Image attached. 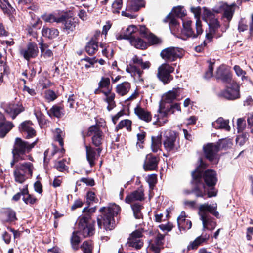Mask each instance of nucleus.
I'll use <instances>...</instances> for the list:
<instances>
[{
    "label": "nucleus",
    "mask_w": 253,
    "mask_h": 253,
    "mask_svg": "<svg viewBox=\"0 0 253 253\" xmlns=\"http://www.w3.org/2000/svg\"><path fill=\"white\" fill-rule=\"evenodd\" d=\"M120 210V207L116 204L101 207L99 210L100 214L97 217L98 228H103L106 231L114 229L115 227L114 217L118 214Z\"/></svg>",
    "instance_id": "obj_1"
},
{
    "label": "nucleus",
    "mask_w": 253,
    "mask_h": 253,
    "mask_svg": "<svg viewBox=\"0 0 253 253\" xmlns=\"http://www.w3.org/2000/svg\"><path fill=\"white\" fill-rule=\"evenodd\" d=\"M210 213L217 218H220L219 213L217 211L216 204L215 206H211L208 203L200 205L198 214L202 221L203 231H205L206 229L212 231L216 227V222L214 221V218L210 215Z\"/></svg>",
    "instance_id": "obj_2"
},
{
    "label": "nucleus",
    "mask_w": 253,
    "mask_h": 253,
    "mask_svg": "<svg viewBox=\"0 0 253 253\" xmlns=\"http://www.w3.org/2000/svg\"><path fill=\"white\" fill-rule=\"evenodd\" d=\"M96 208V206L89 208V213H86L78 218L80 232L84 236L94 234L95 221H91V214L95 212Z\"/></svg>",
    "instance_id": "obj_3"
},
{
    "label": "nucleus",
    "mask_w": 253,
    "mask_h": 253,
    "mask_svg": "<svg viewBox=\"0 0 253 253\" xmlns=\"http://www.w3.org/2000/svg\"><path fill=\"white\" fill-rule=\"evenodd\" d=\"M82 134L84 139L86 137L92 136L91 143L92 145L96 147V150L98 151V153L102 152L103 149L102 144L104 135L99 125L96 124L90 126L88 128L86 133L85 134L83 131Z\"/></svg>",
    "instance_id": "obj_4"
},
{
    "label": "nucleus",
    "mask_w": 253,
    "mask_h": 253,
    "mask_svg": "<svg viewBox=\"0 0 253 253\" xmlns=\"http://www.w3.org/2000/svg\"><path fill=\"white\" fill-rule=\"evenodd\" d=\"M34 166L30 162L20 163L16 165L13 172L16 182L22 184L32 176Z\"/></svg>",
    "instance_id": "obj_5"
},
{
    "label": "nucleus",
    "mask_w": 253,
    "mask_h": 253,
    "mask_svg": "<svg viewBox=\"0 0 253 253\" xmlns=\"http://www.w3.org/2000/svg\"><path fill=\"white\" fill-rule=\"evenodd\" d=\"M209 189L207 192L208 198L215 197L217 194V190L215 188L218 179L216 172L213 169H208L202 173V181Z\"/></svg>",
    "instance_id": "obj_6"
},
{
    "label": "nucleus",
    "mask_w": 253,
    "mask_h": 253,
    "mask_svg": "<svg viewBox=\"0 0 253 253\" xmlns=\"http://www.w3.org/2000/svg\"><path fill=\"white\" fill-rule=\"evenodd\" d=\"M38 140H36L32 143H29L23 140L21 138L17 137L15 138L13 148L12 151L13 155L17 159L20 157L25 158L27 157L31 160L30 156H26L25 154L29 153L36 145Z\"/></svg>",
    "instance_id": "obj_7"
},
{
    "label": "nucleus",
    "mask_w": 253,
    "mask_h": 253,
    "mask_svg": "<svg viewBox=\"0 0 253 253\" xmlns=\"http://www.w3.org/2000/svg\"><path fill=\"white\" fill-rule=\"evenodd\" d=\"M218 94V96L228 100H235L240 98V85L236 81L228 84Z\"/></svg>",
    "instance_id": "obj_8"
},
{
    "label": "nucleus",
    "mask_w": 253,
    "mask_h": 253,
    "mask_svg": "<svg viewBox=\"0 0 253 253\" xmlns=\"http://www.w3.org/2000/svg\"><path fill=\"white\" fill-rule=\"evenodd\" d=\"M174 71V68L168 63H163L158 68L157 77L164 84L169 83L173 80V77L171 75Z\"/></svg>",
    "instance_id": "obj_9"
},
{
    "label": "nucleus",
    "mask_w": 253,
    "mask_h": 253,
    "mask_svg": "<svg viewBox=\"0 0 253 253\" xmlns=\"http://www.w3.org/2000/svg\"><path fill=\"white\" fill-rule=\"evenodd\" d=\"M145 2L143 0H128L125 11H122V15L130 19L136 18L132 12L138 11L140 8L145 7Z\"/></svg>",
    "instance_id": "obj_10"
},
{
    "label": "nucleus",
    "mask_w": 253,
    "mask_h": 253,
    "mask_svg": "<svg viewBox=\"0 0 253 253\" xmlns=\"http://www.w3.org/2000/svg\"><path fill=\"white\" fill-rule=\"evenodd\" d=\"M232 76L230 69L224 64L220 65L217 68L215 74V78L216 80L227 84L236 81L233 80Z\"/></svg>",
    "instance_id": "obj_11"
},
{
    "label": "nucleus",
    "mask_w": 253,
    "mask_h": 253,
    "mask_svg": "<svg viewBox=\"0 0 253 253\" xmlns=\"http://www.w3.org/2000/svg\"><path fill=\"white\" fill-rule=\"evenodd\" d=\"M160 56L163 59L167 62H173L183 56L182 49L175 47H169L162 50Z\"/></svg>",
    "instance_id": "obj_12"
},
{
    "label": "nucleus",
    "mask_w": 253,
    "mask_h": 253,
    "mask_svg": "<svg viewBox=\"0 0 253 253\" xmlns=\"http://www.w3.org/2000/svg\"><path fill=\"white\" fill-rule=\"evenodd\" d=\"M192 22L190 20H185L183 21V33L187 37H192L193 38H196L199 35H201L203 32L202 22L200 19H197L196 22V34L194 33L193 29L192 28Z\"/></svg>",
    "instance_id": "obj_13"
},
{
    "label": "nucleus",
    "mask_w": 253,
    "mask_h": 253,
    "mask_svg": "<svg viewBox=\"0 0 253 253\" xmlns=\"http://www.w3.org/2000/svg\"><path fill=\"white\" fill-rule=\"evenodd\" d=\"M205 159L212 164H217L218 162V153L219 150L217 145L213 143H209L203 148Z\"/></svg>",
    "instance_id": "obj_14"
},
{
    "label": "nucleus",
    "mask_w": 253,
    "mask_h": 253,
    "mask_svg": "<svg viewBox=\"0 0 253 253\" xmlns=\"http://www.w3.org/2000/svg\"><path fill=\"white\" fill-rule=\"evenodd\" d=\"M203 19L208 24L209 29L214 32L220 28L221 25L218 18L211 10L206 7H203Z\"/></svg>",
    "instance_id": "obj_15"
},
{
    "label": "nucleus",
    "mask_w": 253,
    "mask_h": 253,
    "mask_svg": "<svg viewBox=\"0 0 253 253\" xmlns=\"http://www.w3.org/2000/svg\"><path fill=\"white\" fill-rule=\"evenodd\" d=\"M64 15L65 18L61 22L63 25V30L65 31L67 34L72 33L76 30L78 22L73 17V13L72 11H65Z\"/></svg>",
    "instance_id": "obj_16"
},
{
    "label": "nucleus",
    "mask_w": 253,
    "mask_h": 253,
    "mask_svg": "<svg viewBox=\"0 0 253 253\" xmlns=\"http://www.w3.org/2000/svg\"><path fill=\"white\" fill-rule=\"evenodd\" d=\"M160 161L159 156H155L152 153L147 154L143 164V169L145 171L156 170L158 169Z\"/></svg>",
    "instance_id": "obj_17"
},
{
    "label": "nucleus",
    "mask_w": 253,
    "mask_h": 253,
    "mask_svg": "<svg viewBox=\"0 0 253 253\" xmlns=\"http://www.w3.org/2000/svg\"><path fill=\"white\" fill-rule=\"evenodd\" d=\"M177 135L175 132L170 133L169 136H166L165 140L163 142V145L165 149L168 152L175 153L178 151L180 145H175Z\"/></svg>",
    "instance_id": "obj_18"
},
{
    "label": "nucleus",
    "mask_w": 253,
    "mask_h": 253,
    "mask_svg": "<svg viewBox=\"0 0 253 253\" xmlns=\"http://www.w3.org/2000/svg\"><path fill=\"white\" fill-rule=\"evenodd\" d=\"M20 54L24 59L29 60L31 58H35L38 53L37 45L35 43H29L25 48L20 49Z\"/></svg>",
    "instance_id": "obj_19"
},
{
    "label": "nucleus",
    "mask_w": 253,
    "mask_h": 253,
    "mask_svg": "<svg viewBox=\"0 0 253 253\" xmlns=\"http://www.w3.org/2000/svg\"><path fill=\"white\" fill-rule=\"evenodd\" d=\"M86 157L88 162L91 167L95 166V161L100 157L101 153H98L96 147L94 148L91 145H85Z\"/></svg>",
    "instance_id": "obj_20"
},
{
    "label": "nucleus",
    "mask_w": 253,
    "mask_h": 253,
    "mask_svg": "<svg viewBox=\"0 0 253 253\" xmlns=\"http://www.w3.org/2000/svg\"><path fill=\"white\" fill-rule=\"evenodd\" d=\"M32 123L30 121H25L22 122L19 126V131L26 134V138L29 139L36 136V132L32 127Z\"/></svg>",
    "instance_id": "obj_21"
},
{
    "label": "nucleus",
    "mask_w": 253,
    "mask_h": 253,
    "mask_svg": "<svg viewBox=\"0 0 253 253\" xmlns=\"http://www.w3.org/2000/svg\"><path fill=\"white\" fill-rule=\"evenodd\" d=\"M199 165L192 172V177L197 182H200L202 178V173L204 172L203 170L209 166V165L205 162L201 158L199 159Z\"/></svg>",
    "instance_id": "obj_22"
},
{
    "label": "nucleus",
    "mask_w": 253,
    "mask_h": 253,
    "mask_svg": "<svg viewBox=\"0 0 253 253\" xmlns=\"http://www.w3.org/2000/svg\"><path fill=\"white\" fill-rule=\"evenodd\" d=\"M144 194L143 191L138 189L128 194L125 199L126 203L131 204L136 201H142L144 200Z\"/></svg>",
    "instance_id": "obj_23"
},
{
    "label": "nucleus",
    "mask_w": 253,
    "mask_h": 253,
    "mask_svg": "<svg viewBox=\"0 0 253 253\" xmlns=\"http://www.w3.org/2000/svg\"><path fill=\"white\" fill-rule=\"evenodd\" d=\"M163 21L165 23H169V26L171 32L176 31L180 26L179 22L172 12H170Z\"/></svg>",
    "instance_id": "obj_24"
},
{
    "label": "nucleus",
    "mask_w": 253,
    "mask_h": 253,
    "mask_svg": "<svg viewBox=\"0 0 253 253\" xmlns=\"http://www.w3.org/2000/svg\"><path fill=\"white\" fill-rule=\"evenodd\" d=\"M80 234L82 235L84 237L86 238L87 237H90L93 235H90L88 236H84L80 232V229L79 228V222L77 224V230L74 231L72 233V236L70 239L71 244L73 249L75 251L78 250L79 249V244L81 242L80 237L77 235Z\"/></svg>",
    "instance_id": "obj_25"
},
{
    "label": "nucleus",
    "mask_w": 253,
    "mask_h": 253,
    "mask_svg": "<svg viewBox=\"0 0 253 253\" xmlns=\"http://www.w3.org/2000/svg\"><path fill=\"white\" fill-rule=\"evenodd\" d=\"M65 115L63 105L55 104L48 110V116L50 117L61 118Z\"/></svg>",
    "instance_id": "obj_26"
},
{
    "label": "nucleus",
    "mask_w": 253,
    "mask_h": 253,
    "mask_svg": "<svg viewBox=\"0 0 253 253\" xmlns=\"http://www.w3.org/2000/svg\"><path fill=\"white\" fill-rule=\"evenodd\" d=\"M5 112L9 114L14 119L17 115L24 111V107L21 105L16 104H8L5 107Z\"/></svg>",
    "instance_id": "obj_27"
},
{
    "label": "nucleus",
    "mask_w": 253,
    "mask_h": 253,
    "mask_svg": "<svg viewBox=\"0 0 253 253\" xmlns=\"http://www.w3.org/2000/svg\"><path fill=\"white\" fill-rule=\"evenodd\" d=\"M134 113L138 117L146 122H150L152 119V115L150 112L145 110L137 105L134 109Z\"/></svg>",
    "instance_id": "obj_28"
},
{
    "label": "nucleus",
    "mask_w": 253,
    "mask_h": 253,
    "mask_svg": "<svg viewBox=\"0 0 253 253\" xmlns=\"http://www.w3.org/2000/svg\"><path fill=\"white\" fill-rule=\"evenodd\" d=\"M98 41L91 38L85 46V52L90 56L93 55L98 49Z\"/></svg>",
    "instance_id": "obj_29"
},
{
    "label": "nucleus",
    "mask_w": 253,
    "mask_h": 253,
    "mask_svg": "<svg viewBox=\"0 0 253 253\" xmlns=\"http://www.w3.org/2000/svg\"><path fill=\"white\" fill-rule=\"evenodd\" d=\"M237 6L236 3H233L231 5L225 3V7L223 11V17L226 18L229 22L232 20Z\"/></svg>",
    "instance_id": "obj_30"
},
{
    "label": "nucleus",
    "mask_w": 253,
    "mask_h": 253,
    "mask_svg": "<svg viewBox=\"0 0 253 253\" xmlns=\"http://www.w3.org/2000/svg\"><path fill=\"white\" fill-rule=\"evenodd\" d=\"M131 45L136 48L144 50L148 47V43L141 38L135 36L129 41Z\"/></svg>",
    "instance_id": "obj_31"
},
{
    "label": "nucleus",
    "mask_w": 253,
    "mask_h": 253,
    "mask_svg": "<svg viewBox=\"0 0 253 253\" xmlns=\"http://www.w3.org/2000/svg\"><path fill=\"white\" fill-rule=\"evenodd\" d=\"M182 89L179 87L173 88L172 90L169 91L166 94L164 101L166 103L172 102L177 97L180 95V90Z\"/></svg>",
    "instance_id": "obj_32"
},
{
    "label": "nucleus",
    "mask_w": 253,
    "mask_h": 253,
    "mask_svg": "<svg viewBox=\"0 0 253 253\" xmlns=\"http://www.w3.org/2000/svg\"><path fill=\"white\" fill-rule=\"evenodd\" d=\"M131 87L130 83L128 82H124L119 84L116 87V92L121 96H124L127 94Z\"/></svg>",
    "instance_id": "obj_33"
},
{
    "label": "nucleus",
    "mask_w": 253,
    "mask_h": 253,
    "mask_svg": "<svg viewBox=\"0 0 253 253\" xmlns=\"http://www.w3.org/2000/svg\"><path fill=\"white\" fill-rule=\"evenodd\" d=\"M14 126L13 124L11 122L0 123V138H4Z\"/></svg>",
    "instance_id": "obj_34"
},
{
    "label": "nucleus",
    "mask_w": 253,
    "mask_h": 253,
    "mask_svg": "<svg viewBox=\"0 0 253 253\" xmlns=\"http://www.w3.org/2000/svg\"><path fill=\"white\" fill-rule=\"evenodd\" d=\"M131 207L134 217L137 219H143V215L141 212L142 209L144 208L143 205L139 203H134L131 204Z\"/></svg>",
    "instance_id": "obj_35"
},
{
    "label": "nucleus",
    "mask_w": 253,
    "mask_h": 253,
    "mask_svg": "<svg viewBox=\"0 0 253 253\" xmlns=\"http://www.w3.org/2000/svg\"><path fill=\"white\" fill-rule=\"evenodd\" d=\"M207 242L200 236L197 237L193 241L190 242L189 244L187 247V251L188 252L190 250H194L198 249V248L203 245L204 243Z\"/></svg>",
    "instance_id": "obj_36"
},
{
    "label": "nucleus",
    "mask_w": 253,
    "mask_h": 253,
    "mask_svg": "<svg viewBox=\"0 0 253 253\" xmlns=\"http://www.w3.org/2000/svg\"><path fill=\"white\" fill-rule=\"evenodd\" d=\"M132 121L129 119H124L121 121L116 126L115 131L118 132L120 129H122L125 127L126 129L130 132L132 130Z\"/></svg>",
    "instance_id": "obj_37"
},
{
    "label": "nucleus",
    "mask_w": 253,
    "mask_h": 253,
    "mask_svg": "<svg viewBox=\"0 0 253 253\" xmlns=\"http://www.w3.org/2000/svg\"><path fill=\"white\" fill-rule=\"evenodd\" d=\"M98 86L102 89L105 88L106 91H105V92H107V94L112 90V86L110 85V80L108 77H102L98 83Z\"/></svg>",
    "instance_id": "obj_38"
},
{
    "label": "nucleus",
    "mask_w": 253,
    "mask_h": 253,
    "mask_svg": "<svg viewBox=\"0 0 253 253\" xmlns=\"http://www.w3.org/2000/svg\"><path fill=\"white\" fill-rule=\"evenodd\" d=\"M177 222L178 228L180 230L182 229L183 230H185L191 228V221L188 219H186L185 217H177Z\"/></svg>",
    "instance_id": "obj_39"
},
{
    "label": "nucleus",
    "mask_w": 253,
    "mask_h": 253,
    "mask_svg": "<svg viewBox=\"0 0 253 253\" xmlns=\"http://www.w3.org/2000/svg\"><path fill=\"white\" fill-rule=\"evenodd\" d=\"M162 135L151 137V148L153 152H157L162 145Z\"/></svg>",
    "instance_id": "obj_40"
},
{
    "label": "nucleus",
    "mask_w": 253,
    "mask_h": 253,
    "mask_svg": "<svg viewBox=\"0 0 253 253\" xmlns=\"http://www.w3.org/2000/svg\"><path fill=\"white\" fill-rule=\"evenodd\" d=\"M149 35L146 39L148 41V42H147L148 47L151 45L161 44L162 43L163 40L151 32Z\"/></svg>",
    "instance_id": "obj_41"
},
{
    "label": "nucleus",
    "mask_w": 253,
    "mask_h": 253,
    "mask_svg": "<svg viewBox=\"0 0 253 253\" xmlns=\"http://www.w3.org/2000/svg\"><path fill=\"white\" fill-rule=\"evenodd\" d=\"M64 12H65V11H63L60 15L59 13L57 14L55 13L48 15V22H56L57 23H61L62 22V20L65 18Z\"/></svg>",
    "instance_id": "obj_42"
},
{
    "label": "nucleus",
    "mask_w": 253,
    "mask_h": 253,
    "mask_svg": "<svg viewBox=\"0 0 253 253\" xmlns=\"http://www.w3.org/2000/svg\"><path fill=\"white\" fill-rule=\"evenodd\" d=\"M3 214L6 217L8 222H12L16 220L15 212L10 208H4L2 210Z\"/></svg>",
    "instance_id": "obj_43"
},
{
    "label": "nucleus",
    "mask_w": 253,
    "mask_h": 253,
    "mask_svg": "<svg viewBox=\"0 0 253 253\" xmlns=\"http://www.w3.org/2000/svg\"><path fill=\"white\" fill-rule=\"evenodd\" d=\"M217 124L214 127L216 129H224L226 130L229 131L230 127L228 124V121L224 120L222 118H219L215 122Z\"/></svg>",
    "instance_id": "obj_44"
},
{
    "label": "nucleus",
    "mask_w": 253,
    "mask_h": 253,
    "mask_svg": "<svg viewBox=\"0 0 253 253\" xmlns=\"http://www.w3.org/2000/svg\"><path fill=\"white\" fill-rule=\"evenodd\" d=\"M138 31V28L137 26L134 25H129L126 28L125 31H124L126 35L129 37L128 40L130 41L133 38L136 36V33Z\"/></svg>",
    "instance_id": "obj_45"
},
{
    "label": "nucleus",
    "mask_w": 253,
    "mask_h": 253,
    "mask_svg": "<svg viewBox=\"0 0 253 253\" xmlns=\"http://www.w3.org/2000/svg\"><path fill=\"white\" fill-rule=\"evenodd\" d=\"M80 248L84 253H93V245L91 240L85 241L83 242Z\"/></svg>",
    "instance_id": "obj_46"
},
{
    "label": "nucleus",
    "mask_w": 253,
    "mask_h": 253,
    "mask_svg": "<svg viewBox=\"0 0 253 253\" xmlns=\"http://www.w3.org/2000/svg\"><path fill=\"white\" fill-rule=\"evenodd\" d=\"M87 205L90 206L93 203H97L98 201V198L96 197L95 192L92 191H88L86 194Z\"/></svg>",
    "instance_id": "obj_47"
},
{
    "label": "nucleus",
    "mask_w": 253,
    "mask_h": 253,
    "mask_svg": "<svg viewBox=\"0 0 253 253\" xmlns=\"http://www.w3.org/2000/svg\"><path fill=\"white\" fill-rule=\"evenodd\" d=\"M127 244L128 246L135 248L136 249H140L143 246V242L141 240H128Z\"/></svg>",
    "instance_id": "obj_48"
},
{
    "label": "nucleus",
    "mask_w": 253,
    "mask_h": 253,
    "mask_svg": "<svg viewBox=\"0 0 253 253\" xmlns=\"http://www.w3.org/2000/svg\"><path fill=\"white\" fill-rule=\"evenodd\" d=\"M38 20H36L33 23H31L27 28L28 34L33 37H36L37 36L36 27L38 25Z\"/></svg>",
    "instance_id": "obj_49"
},
{
    "label": "nucleus",
    "mask_w": 253,
    "mask_h": 253,
    "mask_svg": "<svg viewBox=\"0 0 253 253\" xmlns=\"http://www.w3.org/2000/svg\"><path fill=\"white\" fill-rule=\"evenodd\" d=\"M140 36L142 38L146 39L151 32L149 29L144 25H139L138 31Z\"/></svg>",
    "instance_id": "obj_50"
},
{
    "label": "nucleus",
    "mask_w": 253,
    "mask_h": 253,
    "mask_svg": "<svg viewBox=\"0 0 253 253\" xmlns=\"http://www.w3.org/2000/svg\"><path fill=\"white\" fill-rule=\"evenodd\" d=\"M183 7L181 6H178L176 7H174L172 9V14L177 17L182 18L184 17L186 15V13L182 10Z\"/></svg>",
    "instance_id": "obj_51"
},
{
    "label": "nucleus",
    "mask_w": 253,
    "mask_h": 253,
    "mask_svg": "<svg viewBox=\"0 0 253 253\" xmlns=\"http://www.w3.org/2000/svg\"><path fill=\"white\" fill-rule=\"evenodd\" d=\"M150 189H153L157 182V175L152 174L148 175L147 180Z\"/></svg>",
    "instance_id": "obj_52"
},
{
    "label": "nucleus",
    "mask_w": 253,
    "mask_h": 253,
    "mask_svg": "<svg viewBox=\"0 0 253 253\" xmlns=\"http://www.w3.org/2000/svg\"><path fill=\"white\" fill-rule=\"evenodd\" d=\"M62 131L60 128H56V132L54 134V140L56 141H58L61 147L64 146V141L63 138L61 137Z\"/></svg>",
    "instance_id": "obj_53"
},
{
    "label": "nucleus",
    "mask_w": 253,
    "mask_h": 253,
    "mask_svg": "<svg viewBox=\"0 0 253 253\" xmlns=\"http://www.w3.org/2000/svg\"><path fill=\"white\" fill-rule=\"evenodd\" d=\"M54 168L60 172H64L68 169L64 161H59L56 163L54 166Z\"/></svg>",
    "instance_id": "obj_54"
},
{
    "label": "nucleus",
    "mask_w": 253,
    "mask_h": 253,
    "mask_svg": "<svg viewBox=\"0 0 253 253\" xmlns=\"http://www.w3.org/2000/svg\"><path fill=\"white\" fill-rule=\"evenodd\" d=\"M215 144L217 145L219 151L221 149H226L228 148L229 142L228 141L225 139H219Z\"/></svg>",
    "instance_id": "obj_55"
},
{
    "label": "nucleus",
    "mask_w": 253,
    "mask_h": 253,
    "mask_svg": "<svg viewBox=\"0 0 253 253\" xmlns=\"http://www.w3.org/2000/svg\"><path fill=\"white\" fill-rule=\"evenodd\" d=\"M106 97L105 99V101L109 104L112 105L113 104V106H116V103L114 101L115 97V94L112 92V91L108 93V95H105Z\"/></svg>",
    "instance_id": "obj_56"
},
{
    "label": "nucleus",
    "mask_w": 253,
    "mask_h": 253,
    "mask_svg": "<svg viewBox=\"0 0 253 253\" xmlns=\"http://www.w3.org/2000/svg\"><path fill=\"white\" fill-rule=\"evenodd\" d=\"M142 232L139 230H136L132 232L131 234H130L129 238H128V240H139V238L142 237Z\"/></svg>",
    "instance_id": "obj_57"
},
{
    "label": "nucleus",
    "mask_w": 253,
    "mask_h": 253,
    "mask_svg": "<svg viewBox=\"0 0 253 253\" xmlns=\"http://www.w3.org/2000/svg\"><path fill=\"white\" fill-rule=\"evenodd\" d=\"M59 96L60 94L58 91L55 92L52 90L48 89V102L54 101Z\"/></svg>",
    "instance_id": "obj_58"
},
{
    "label": "nucleus",
    "mask_w": 253,
    "mask_h": 253,
    "mask_svg": "<svg viewBox=\"0 0 253 253\" xmlns=\"http://www.w3.org/2000/svg\"><path fill=\"white\" fill-rule=\"evenodd\" d=\"M237 124L238 132L243 131L246 126L245 120L244 118H239Z\"/></svg>",
    "instance_id": "obj_59"
},
{
    "label": "nucleus",
    "mask_w": 253,
    "mask_h": 253,
    "mask_svg": "<svg viewBox=\"0 0 253 253\" xmlns=\"http://www.w3.org/2000/svg\"><path fill=\"white\" fill-rule=\"evenodd\" d=\"M217 30H215L214 32L211 31V29H209V32L206 34V39L207 42L210 43L213 41L214 36L216 35Z\"/></svg>",
    "instance_id": "obj_60"
},
{
    "label": "nucleus",
    "mask_w": 253,
    "mask_h": 253,
    "mask_svg": "<svg viewBox=\"0 0 253 253\" xmlns=\"http://www.w3.org/2000/svg\"><path fill=\"white\" fill-rule=\"evenodd\" d=\"M80 181L85 183L87 186H93L95 184V181L92 178L83 177L80 179Z\"/></svg>",
    "instance_id": "obj_61"
},
{
    "label": "nucleus",
    "mask_w": 253,
    "mask_h": 253,
    "mask_svg": "<svg viewBox=\"0 0 253 253\" xmlns=\"http://www.w3.org/2000/svg\"><path fill=\"white\" fill-rule=\"evenodd\" d=\"M83 205L84 202L82 201V199L78 198L74 201L73 204L71 207V210L73 211L77 208H81Z\"/></svg>",
    "instance_id": "obj_62"
},
{
    "label": "nucleus",
    "mask_w": 253,
    "mask_h": 253,
    "mask_svg": "<svg viewBox=\"0 0 253 253\" xmlns=\"http://www.w3.org/2000/svg\"><path fill=\"white\" fill-rule=\"evenodd\" d=\"M165 238V235L163 234H161L160 233H159L155 239L154 244L160 245L161 246H163L164 243L162 241Z\"/></svg>",
    "instance_id": "obj_63"
},
{
    "label": "nucleus",
    "mask_w": 253,
    "mask_h": 253,
    "mask_svg": "<svg viewBox=\"0 0 253 253\" xmlns=\"http://www.w3.org/2000/svg\"><path fill=\"white\" fill-rule=\"evenodd\" d=\"M23 200L25 203L27 204H34L36 201V198L32 196L30 194H27L23 196Z\"/></svg>",
    "instance_id": "obj_64"
}]
</instances>
